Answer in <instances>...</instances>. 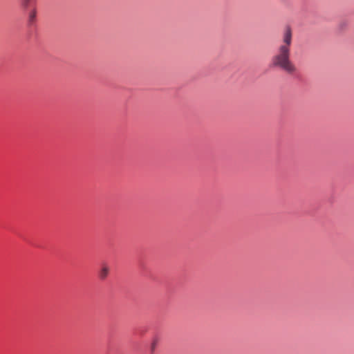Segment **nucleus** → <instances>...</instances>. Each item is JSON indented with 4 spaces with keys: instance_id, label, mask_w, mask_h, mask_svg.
Instances as JSON below:
<instances>
[{
    "instance_id": "nucleus-1",
    "label": "nucleus",
    "mask_w": 354,
    "mask_h": 354,
    "mask_svg": "<svg viewBox=\"0 0 354 354\" xmlns=\"http://www.w3.org/2000/svg\"><path fill=\"white\" fill-rule=\"evenodd\" d=\"M279 54L274 57L273 64L279 66L287 72L292 73L295 71L296 68L290 61V49L287 46H282L279 49Z\"/></svg>"
},
{
    "instance_id": "nucleus-2",
    "label": "nucleus",
    "mask_w": 354,
    "mask_h": 354,
    "mask_svg": "<svg viewBox=\"0 0 354 354\" xmlns=\"http://www.w3.org/2000/svg\"><path fill=\"white\" fill-rule=\"evenodd\" d=\"M292 40V30L290 26H287L286 28L283 41L286 44L285 46H287L288 48L291 44Z\"/></svg>"
},
{
    "instance_id": "nucleus-3",
    "label": "nucleus",
    "mask_w": 354,
    "mask_h": 354,
    "mask_svg": "<svg viewBox=\"0 0 354 354\" xmlns=\"http://www.w3.org/2000/svg\"><path fill=\"white\" fill-rule=\"evenodd\" d=\"M109 272V267L106 264H103L102 269L100 270L99 272V277L101 279H104L108 276Z\"/></svg>"
},
{
    "instance_id": "nucleus-4",
    "label": "nucleus",
    "mask_w": 354,
    "mask_h": 354,
    "mask_svg": "<svg viewBox=\"0 0 354 354\" xmlns=\"http://www.w3.org/2000/svg\"><path fill=\"white\" fill-rule=\"evenodd\" d=\"M35 11H33L31 14H30V21H33L35 18Z\"/></svg>"
}]
</instances>
